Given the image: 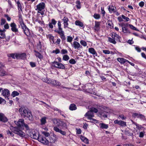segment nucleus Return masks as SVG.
Segmentation results:
<instances>
[{
	"label": "nucleus",
	"mask_w": 146,
	"mask_h": 146,
	"mask_svg": "<svg viewBox=\"0 0 146 146\" xmlns=\"http://www.w3.org/2000/svg\"><path fill=\"white\" fill-rule=\"evenodd\" d=\"M54 31L60 35L64 33V31H62V28H58V29H56L54 30Z\"/></svg>",
	"instance_id": "31"
},
{
	"label": "nucleus",
	"mask_w": 146,
	"mask_h": 146,
	"mask_svg": "<svg viewBox=\"0 0 146 146\" xmlns=\"http://www.w3.org/2000/svg\"><path fill=\"white\" fill-rule=\"evenodd\" d=\"M19 94V93L17 92L14 91L12 92L11 95L13 97H15L16 96H18Z\"/></svg>",
	"instance_id": "40"
},
{
	"label": "nucleus",
	"mask_w": 146,
	"mask_h": 146,
	"mask_svg": "<svg viewBox=\"0 0 146 146\" xmlns=\"http://www.w3.org/2000/svg\"><path fill=\"white\" fill-rule=\"evenodd\" d=\"M144 5V3L143 1H141L139 3V5L141 7H143Z\"/></svg>",
	"instance_id": "62"
},
{
	"label": "nucleus",
	"mask_w": 146,
	"mask_h": 146,
	"mask_svg": "<svg viewBox=\"0 0 146 146\" xmlns=\"http://www.w3.org/2000/svg\"><path fill=\"white\" fill-rule=\"evenodd\" d=\"M69 59V56L67 55H65L63 56L62 59L63 60L67 61Z\"/></svg>",
	"instance_id": "47"
},
{
	"label": "nucleus",
	"mask_w": 146,
	"mask_h": 146,
	"mask_svg": "<svg viewBox=\"0 0 146 146\" xmlns=\"http://www.w3.org/2000/svg\"><path fill=\"white\" fill-rule=\"evenodd\" d=\"M76 106L74 104L70 105L69 107V109L71 110H75L76 109Z\"/></svg>",
	"instance_id": "36"
},
{
	"label": "nucleus",
	"mask_w": 146,
	"mask_h": 146,
	"mask_svg": "<svg viewBox=\"0 0 146 146\" xmlns=\"http://www.w3.org/2000/svg\"><path fill=\"white\" fill-rule=\"evenodd\" d=\"M19 111L21 115L27 117L29 120L32 121L33 119V116L31 112L28 110L24 108H21L19 110Z\"/></svg>",
	"instance_id": "1"
},
{
	"label": "nucleus",
	"mask_w": 146,
	"mask_h": 146,
	"mask_svg": "<svg viewBox=\"0 0 146 146\" xmlns=\"http://www.w3.org/2000/svg\"><path fill=\"white\" fill-rule=\"evenodd\" d=\"M72 46L75 49H78L82 47L80 44L77 42L75 41L73 42V44L72 45Z\"/></svg>",
	"instance_id": "19"
},
{
	"label": "nucleus",
	"mask_w": 146,
	"mask_h": 146,
	"mask_svg": "<svg viewBox=\"0 0 146 146\" xmlns=\"http://www.w3.org/2000/svg\"><path fill=\"white\" fill-rule=\"evenodd\" d=\"M62 20L64 22V29H65L67 27L68 28V22L69 21V19L68 18L66 17H64L62 19Z\"/></svg>",
	"instance_id": "14"
},
{
	"label": "nucleus",
	"mask_w": 146,
	"mask_h": 146,
	"mask_svg": "<svg viewBox=\"0 0 146 146\" xmlns=\"http://www.w3.org/2000/svg\"><path fill=\"white\" fill-rule=\"evenodd\" d=\"M53 53H55L56 54L59 53L60 52V50L58 49H57L55 50H53L52 51Z\"/></svg>",
	"instance_id": "61"
},
{
	"label": "nucleus",
	"mask_w": 146,
	"mask_h": 146,
	"mask_svg": "<svg viewBox=\"0 0 146 146\" xmlns=\"http://www.w3.org/2000/svg\"><path fill=\"white\" fill-rule=\"evenodd\" d=\"M94 88H93V89H89L88 90V92H89V93L92 94L96 95V93L94 92Z\"/></svg>",
	"instance_id": "44"
},
{
	"label": "nucleus",
	"mask_w": 146,
	"mask_h": 146,
	"mask_svg": "<svg viewBox=\"0 0 146 146\" xmlns=\"http://www.w3.org/2000/svg\"><path fill=\"white\" fill-rule=\"evenodd\" d=\"M15 57L17 59H23L25 58L26 54L25 53L17 54L15 55Z\"/></svg>",
	"instance_id": "16"
},
{
	"label": "nucleus",
	"mask_w": 146,
	"mask_h": 146,
	"mask_svg": "<svg viewBox=\"0 0 146 146\" xmlns=\"http://www.w3.org/2000/svg\"><path fill=\"white\" fill-rule=\"evenodd\" d=\"M128 26V23L124 24L122 23L121 24V27H122V32L124 33H130V32L127 28V27Z\"/></svg>",
	"instance_id": "8"
},
{
	"label": "nucleus",
	"mask_w": 146,
	"mask_h": 146,
	"mask_svg": "<svg viewBox=\"0 0 146 146\" xmlns=\"http://www.w3.org/2000/svg\"><path fill=\"white\" fill-rule=\"evenodd\" d=\"M99 125L101 128L103 129H107L108 127V125L103 123L100 124Z\"/></svg>",
	"instance_id": "33"
},
{
	"label": "nucleus",
	"mask_w": 146,
	"mask_h": 146,
	"mask_svg": "<svg viewBox=\"0 0 146 146\" xmlns=\"http://www.w3.org/2000/svg\"><path fill=\"white\" fill-rule=\"evenodd\" d=\"M68 53L67 50L66 49H63L61 50V53L62 54H66Z\"/></svg>",
	"instance_id": "54"
},
{
	"label": "nucleus",
	"mask_w": 146,
	"mask_h": 146,
	"mask_svg": "<svg viewBox=\"0 0 146 146\" xmlns=\"http://www.w3.org/2000/svg\"><path fill=\"white\" fill-rule=\"evenodd\" d=\"M132 116L133 117L135 118L137 117L141 120H144L145 119V116L140 113H132Z\"/></svg>",
	"instance_id": "7"
},
{
	"label": "nucleus",
	"mask_w": 146,
	"mask_h": 146,
	"mask_svg": "<svg viewBox=\"0 0 146 146\" xmlns=\"http://www.w3.org/2000/svg\"><path fill=\"white\" fill-rule=\"evenodd\" d=\"M119 125L123 127H125L126 126V123L125 122L121 120L120 121Z\"/></svg>",
	"instance_id": "38"
},
{
	"label": "nucleus",
	"mask_w": 146,
	"mask_h": 146,
	"mask_svg": "<svg viewBox=\"0 0 146 146\" xmlns=\"http://www.w3.org/2000/svg\"><path fill=\"white\" fill-rule=\"evenodd\" d=\"M19 21L20 24L22 28L23 27H24L26 26L24 24L23 21L22 19H20L19 20Z\"/></svg>",
	"instance_id": "43"
},
{
	"label": "nucleus",
	"mask_w": 146,
	"mask_h": 146,
	"mask_svg": "<svg viewBox=\"0 0 146 146\" xmlns=\"http://www.w3.org/2000/svg\"><path fill=\"white\" fill-rule=\"evenodd\" d=\"M5 30H1L0 29V38L3 39L5 37V34L4 31Z\"/></svg>",
	"instance_id": "29"
},
{
	"label": "nucleus",
	"mask_w": 146,
	"mask_h": 146,
	"mask_svg": "<svg viewBox=\"0 0 146 146\" xmlns=\"http://www.w3.org/2000/svg\"><path fill=\"white\" fill-rule=\"evenodd\" d=\"M47 38H49L50 41L51 42L52 41V43H54V37L51 34L48 35L47 36Z\"/></svg>",
	"instance_id": "32"
},
{
	"label": "nucleus",
	"mask_w": 146,
	"mask_h": 146,
	"mask_svg": "<svg viewBox=\"0 0 146 146\" xmlns=\"http://www.w3.org/2000/svg\"><path fill=\"white\" fill-rule=\"evenodd\" d=\"M56 140V136L54 134L51 135L47 139L46 138V140L48 142L52 143H54Z\"/></svg>",
	"instance_id": "6"
},
{
	"label": "nucleus",
	"mask_w": 146,
	"mask_h": 146,
	"mask_svg": "<svg viewBox=\"0 0 146 146\" xmlns=\"http://www.w3.org/2000/svg\"><path fill=\"white\" fill-rule=\"evenodd\" d=\"M111 36L115 40H119L120 37L119 36L115 33H112L111 34Z\"/></svg>",
	"instance_id": "23"
},
{
	"label": "nucleus",
	"mask_w": 146,
	"mask_h": 146,
	"mask_svg": "<svg viewBox=\"0 0 146 146\" xmlns=\"http://www.w3.org/2000/svg\"><path fill=\"white\" fill-rule=\"evenodd\" d=\"M7 134L11 135L12 136H13V133L9 130L7 131Z\"/></svg>",
	"instance_id": "63"
},
{
	"label": "nucleus",
	"mask_w": 146,
	"mask_h": 146,
	"mask_svg": "<svg viewBox=\"0 0 146 146\" xmlns=\"http://www.w3.org/2000/svg\"><path fill=\"white\" fill-rule=\"evenodd\" d=\"M122 18L125 19L126 21H129V18L125 16L124 15H121Z\"/></svg>",
	"instance_id": "53"
},
{
	"label": "nucleus",
	"mask_w": 146,
	"mask_h": 146,
	"mask_svg": "<svg viewBox=\"0 0 146 146\" xmlns=\"http://www.w3.org/2000/svg\"><path fill=\"white\" fill-rule=\"evenodd\" d=\"M70 63L72 64H74L76 63V61L74 59H72L69 60Z\"/></svg>",
	"instance_id": "50"
},
{
	"label": "nucleus",
	"mask_w": 146,
	"mask_h": 146,
	"mask_svg": "<svg viewBox=\"0 0 146 146\" xmlns=\"http://www.w3.org/2000/svg\"><path fill=\"white\" fill-rule=\"evenodd\" d=\"M41 125H44L46 123V117H44L40 119Z\"/></svg>",
	"instance_id": "42"
},
{
	"label": "nucleus",
	"mask_w": 146,
	"mask_h": 146,
	"mask_svg": "<svg viewBox=\"0 0 146 146\" xmlns=\"http://www.w3.org/2000/svg\"><path fill=\"white\" fill-rule=\"evenodd\" d=\"M76 3L77 4L76 5L77 7L79 9L80 8V1H77Z\"/></svg>",
	"instance_id": "57"
},
{
	"label": "nucleus",
	"mask_w": 146,
	"mask_h": 146,
	"mask_svg": "<svg viewBox=\"0 0 146 146\" xmlns=\"http://www.w3.org/2000/svg\"><path fill=\"white\" fill-rule=\"evenodd\" d=\"M75 24L76 25L80 27H83V28L84 27L83 23L79 21H75Z\"/></svg>",
	"instance_id": "30"
},
{
	"label": "nucleus",
	"mask_w": 146,
	"mask_h": 146,
	"mask_svg": "<svg viewBox=\"0 0 146 146\" xmlns=\"http://www.w3.org/2000/svg\"><path fill=\"white\" fill-rule=\"evenodd\" d=\"M85 116L92 122H95L96 121V120L92 118V117H94V113L90 110L86 113Z\"/></svg>",
	"instance_id": "4"
},
{
	"label": "nucleus",
	"mask_w": 146,
	"mask_h": 146,
	"mask_svg": "<svg viewBox=\"0 0 146 146\" xmlns=\"http://www.w3.org/2000/svg\"><path fill=\"white\" fill-rule=\"evenodd\" d=\"M30 64L32 67H34L36 66L34 62H30Z\"/></svg>",
	"instance_id": "60"
},
{
	"label": "nucleus",
	"mask_w": 146,
	"mask_h": 146,
	"mask_svg": "<svg viewBox=\"0 0 146 146\" xmlns=\"http://www.w3.org/2000/svg\"><path fill=\"white\" fill-rule=\"evenodd\" d=\"M51 84L55 86H60L61 84L59 82L54 80H52V82Z\"/></svg>",
	"instance_id": "34"
},
{
	"label": "nucleus",
	"mask_w": 146,
	"mask_h": 146,
	"mask_svg": "<svg viewBox=\"0 0 146 146\" xmlns=\"http://www.w3.org/2000/svg\"><path fill=\"white\" fill-rule=\"evenodd\" d=\"M103 52L105 54H109L110 53V51L108 50H103Z\"/></svg>",
	"instance_id": "59"
},
{
	"label": "nucleus",
	"mask_w": 146,
	"mask_h": 146,
	"mask_svg": "<svg viewBox=\"0 0 146 146\" xmlns=\"http://www.w3.org/2000/svg\"><path fill=\"white\" fill-rule=\"evenodd\" d=\"M4 66L0 62V76H5L7 74V72L3 69Z\"/></svg>",
	"instance_id": "13"
},
{
	"label": "nucleus",
	"mask_w": 146,
	"mask_h": 146,
	"mask_svg": "<svg viewBox=\"0 0 146 146\" xmlns=\"http://www.w3.org/2000/svg\"><path fill=\"white\" fill-rule=\"evenodd\" d=\"M15 133L21 137H23L25 136V134L22 131L19 130L17 129L15 131Z\"/></svg>",
	"instance_id": "22"
},
{
	"label": "nucleus",
	"mask_w": 146,
	"mask_h": 146,
	"mask_svg": "<svg viewBox=\"0 0 146 146\" xmlns=\"http://www.w3.org/2000/svg\"><path fill=\"white\" fill-rule=\"evenodd\" d=\"M94 17L96 19H99L100 18V16L99 14H95L93 15Z\"/></svg>",
	"instance_id": "46"
},
{
	"label": "nucleus",
	"mask_w": 146,
	"mask_h": 146,
	"mask_svg": "<svg viewBox=\"0 0 146 146\" xmlns=\"http://www.w3.org/2000/svg\"><path fill=\"white\" fill-rule=\"evenodd\" d=\"M60 35V37L61 39H62V40H64L65 39V37L64 35V33Z\"/></svg>",
	"instance_id": "52"
},
{
	"label": "nucleus",
	"mask_w": 146,
	"mask_h": 146,
	"mask_svg": "<svg viewBox=\"0 0 146 146\" xmlns=\"http://www.w3.org/2000/svg\"><path fill=\"white\" fill-rule=\"evenodd\" d=\"M128 26H129V27L131 29L133 30L139 31V30L137 29L135 27H134L132 25H130V24H128Z\"/></svg>",
	"instance_id": "45"
},
{
	"label": "nucleus",
	"mask_w": 146,
	"mask_h": 146,
	"mask_svg": "<svg viewBox=\"0 0 146 146\" xmlns=\"http://www.w3.org/2000/svg\"><path fill=\"white\" fill-rule=\"evenodd\" d=\"M100 23L99 22L95 21L94 29L95 32L98 31L100 29Z\"/></svg>",
	"instance_id": "15"
},
{
	"label": "nucleus",
	"mask_w": 146,
	"mask_h": 146,
	"mask_svg": "<svg viewBox=\"0 0 146 146\" xmlns=\"http://www.w3.org/2000/svg\"><path fill=\"white\" fill-rule=\"evenodd\" d=\"M80 139L84 143L87 144L89 143L88 140L86 137H85L82 136L81 135L80 136Z\"/></svg>",
	"instance_id": "28"
},
{
	"label": "nucleus",
	"mask_w": 146,
	"mask_h": 146,
	"mask_svg": "<svg viewBox=\"0 0 146 146\" xmlns=\"http://www.w3.org/2000/svg\"><path fill=\"white\" fill-rule=\"evenodd\" d=\"M52 80H52L50 79H47L46 80V83H47L48 84H51L52 82Z\"/></svg>",
	"instance_id": "58"
},
{
	"label": "nucleus",
	"mask_w": 146,
	"mask_h": 146,
	"mask_svg": "<svg viewBox=\"0 0 146 146\" xmlns=\"http://www.w3.org/2000/svg\"><path fill=\"white\" fill-rule=\"evenodd\" d=\"M45 4L44 3L42 2L40 3L36 6V8L35 9L38 11V13H40L42 15L44 14V11Z\"/></svg>",
	"instance_id": "3"
},
{
	"label": "nucleus",
	"mask_w": 146,
	"mask_h": 146,
	"mask_svg": "<svg viewBox=\"0 0 146 146\" xmlns=\"http://www.w3.org/2000/svg\"><path fill=\"white\" fill-rule=\"evenodd\" d=\"M108 40L109 41L112 43L113 44H115L116 43V42L115 41V40L113 38H111L110 37H109L108 38Z\"/></svg>",
	"instance_id": "41"
},
{
	"label": "nucleus",
	"mask_w": 146,
	"mask_h": 146,
	"mask_svg": "<svg viewBox=\"0 0 146 146\" xmlns=\"http://www.w3.org/2000/svg\"><path fill=\"white\" fill-rule=\"evenodd\" d=\"M131 121L139 129L141 128V125L134 122L133 120H131Z\"/></svg>",
	"instance_id": "51"
},
{
	"label": "nucleus",
	"mask_w": 146,
	"mask_h": 146,
	"mask_svg": "<svg viewBox=\"0 0 146 146\" xmlns=\"http://www.w3.org/2000/svg\"><path fill=\"white\" fill-rule=\"evenodd\" d=\"M35 56L40 59L42 58V55L39 52H37L36 50H35Z\"/></svg>",
	"instance_id": "35"
},
{
	"label": "nucleus",
	"mask_w": 146,
	"mask_h": 146,
	"mask_svg": "<svg viewBox=\"0 0 146 146\" xmlns=\"http://www.w3.org/2000/svg\"><path fill=\"white\" fill-rule=\"evenodd\" d=\"M90 110L92 112H94L95 113H97L98 112V110L94 108H92L90 109Z\"/></svg>",
	"instance_id": "48"
},
{
	"label": "nucleus",
	"mask_w": 146,
	"mask_h": 146,
	"mask_svg": "<svg viewBox=\"0 0 146 146\" xmlns=\"http://www.w3.org/2000/svg\"><path fill=\"white\" fill-rule=\"evenodd\" d=\"M0 121L4 122H6L8 121L7 118L2 113H0Z\"/></svg>",
	"instance_id": "20"
},
{
	"label": "nucleus",
	"mask_w": 146,
	"mask_h": 146,
	"mask_svg": "<svg viewBox=\"0 0 146 146\" xmlns=\"http://www.w3.org/2000/svg\"><path fill=\"white\" fill-rule=\"evenodd\" d=\"M41 48L42 46L41 44V42H39V43L37 44L36 46V48L39 51H41Z\"/></svg>",
	"instance_id": "37"
},
{
	"label": "nucleus",
	"mask_w": 146,
	"mask_h": 146,
	"mask_svg": "<svg viewBox=\"0 0 146 146\" xmlns=\"http://www.w3.org/2000/svg\"><path fill=\"white\" fill-rule=\"evenodd\" d=\"M10 26L11 27V30L12 31L14 32H17L18 31V29L16 27V25L14 23H11Z\"/></svg>",
	"instance_id": "18"
},
{
	"label": "nucleus",
	"mask_w": 146,
	"mask_h": 146,
	"mask_svg": "<svg viewBox=\"0 0 146 146\" xmlns=\"http://www.w3.org/2000/svg\"><path fill=\"white\" fill-rule=\"evenodd\" d=\"M88 51L90 53L94 55V56H97L98 54L94 48H89L88 49Z\"/></svg>",
	"instance_id": "21"
},
{
	"label": "nucleus",
	"mask_w": 146,
	"mask_h": 146,
	"mask_svg": "<svg viewBox=\"0 0 146 146\" xmlns=\"http://www.w3.org/2000/svg\"><path fill=\"white\" fill-rule=\"evenodd\" d=\"M46 139L44 137H41L40 136H39V138L37 140L38 141L41 142V143L44 144L46 143Z\"/></svg>",
	"instance_id": "25"
},
{
	"label": "nucleus",
	"mask_w": 146,
	"mask_h": 146,
	"mask_svg": "<svg viewBox=\"0 0 146 146\" xmlns=\"http://www.w3.org/2000/svg\"><path fill=\"white\" fill-rule=\"evenodd\" d=\"M39 133L37 131L36 132L34 131L32 133H30V136L33 139H37L39 138Z\"/></svg>",
	"instance_id": "9"
},
{
	"label": "nucleus",
	"mask_w": 146,
	"mask_h": 146,
	"mask_svg": "<svg viewBox=\"0 0 146 146\" xmlns=\"http://www.w3.org/2000/svg\"><path fill=\"white\" fill-rule=\"evenodd\" d=\"M53 122L54 125L56 126L61 127H62V128H67L66 123L60 119L54 118L53 120Z\"/></svg>",
	"instance_id": "2"
},
{
	"label": "nucleus",
	"mask_w": 146,
	"mask_h": 146,
	"mask_svg": "<svg viewBox=\"0 0 146 146\" xmlns=\"http://www.w3.org/2000/svg\"><path fill=\"white\" fill-rule=\"evenodd\" d=\"M63 129L62 128V127L58 126H55L53 128L54 130L56 132L60 133L62 135H65L66 134V132L62 130V129Z\"/></svg>",
	"instance_id": "5"
},
{
	"label": "nucleus",
	"mask_w": 146,
	"mask_h": 146,
	"mask_svg": "<svg viewBox=\"0 0 146 146\" xmlns=\"http://www.w3.org/2000/svg\"><path fill=\"white\" fill-rule=\"evenodd\" d=\"M22 29H23L25 34L27 36H29L30 35V33L29 30L26 26L22 28Z\"/></svg>",
	"instance_id": "17"
},
{
	"label": "nucleus",
	"mask_w": 146,
	"mask_h": 146,
	"mask_svg": "<svg viewBox=\"0 0 146 146\" xmlns=\"http://www.w3.org/2000/svg\"><path fill=\"white\" fill-rule=\"evenodd\" d=\"M145 132L144 131L141 132L139 133V136L140 137H143L145 134Z\"/></svg>",
	"instance_id": "56"
},
{
	"label": "nucleus",
	"mask_w": 146,
	"mask_h": 146,
	"mask_svg": "<svg viewBox=\"0 0 146 146\" xmlns=\"http://www.w3.org/2000/svg\"><path fill=\"white\" fill-rule=\"evenodd\" d=\"M115 7L112 5H110L108 6V10L109 12L110 13L115 12Z\"/></svg>",
	"instance_id": "24"
},
{
	"label": "nucleus",
	"mask_w": 146,
	"mask_h": 146,
	"mask_svg": "<svg viewBox=\"0 0 146 146\" xmlns=\"http://www.w3.org/2000/svg\"><path fill=\"white\" fill-rule=\"evenodd\" d=\"M5 17L6 18L7 20L9 21H10L11 20V18L10 17H9L8 15H5Z\"/></svg>",
	"instance_id": "64"
},
{
	"label": "nucleus",
	"mask_w": 146,
	"mask_h": 146,
	"mask_svg": "<svg viewBox=\"0 0 146 146\" xmlns=\"http://www.w3.org/2000/svg\"><path fill=\"white\" fill-rule=\"evenodd\" d=\"M15 123L19 127H23L24 125V120L23 119H20L18 121H15Z\"/></svg>",
	"instance_id": "12"
},
{
	"label": "nucleus",
	"mask_w": 146,
	"mask_h": 146,
	"mask_svg": "<svg viewBox=\"0 0 146 146\" xmlns=\"http://www.w3.org/2000/svg\"><path fill=\"white\" fill-rule=\"evenodd\" d=\"M80 43L84 46H87V44L86 42L84 40H81L80 41Z\"/></svg>",
	"instance_id": "49"
},
{
	"label": "nucleus",
	"mask_w": 146,
	"mask_h": 146,
	"mask_svg": "<svg viewBox=\"0 0 146 146\" xmlns=\"http://www.w3.org/2000/svg\"><path fill=\"white\" fill-rule=\"evenodd\" d=\"M17 3L18 9H20V11H22V6L19 1H18L17 2Z\"/></svg>",
	"instance_id": "39"
},
{
	"label": "nucleus",
	"mask_w": 146,
	"mask_h": 146,
	"mask_svg": "<svg viewBox=\"0 0 146 146\" xmlns=\"http://www.w3.org/2000/svg\"><path fill=\"white\" fill-rule=\"evenodd\" d=\"M108 112L103 110H102L99 112V116L102 119L107 118L108 117Z\"/></svg>",
	"instance_id": "11"
},
{
	"label": "nucleus",
	"mask_w": 146,
	"mask_h": 146,
	"mask_svg": "<svg viewBox=\"0 0 146 146\" xmlns=\"http://www.w3.org/2000/svg\"><path fill=\"white\" fill-rule=\"evenodd\" d=\"M53 65L56 67L60 69H64L65 67L62 63L57 62H54L53 63Z\"/></svg>",
	"instance_id": "10"
},
{
	"label": "nucleus",
	"mask_w": 146,
	"mask_h": 146,
	"mask_svg": "<svg viewBox=\"0 0 146 146\" xmlns=\"http://www.w3.org/2000/svg\"><path fill=\"white\" fill-rule=\"evenodd\" d=\"M2 95L4 96L7 97L9 94V90L7 89H4L2 90Z\"/></svg>",
	"instance_id": "27"
},
{
	"label": "nucleus",
	"mask_w": 146,
	"mask_h": 146,
	"mask_svg": "<svg viewBox=\"0 0 146 146\" xmlns=\"http://www.w3.org/2000/svg\"><path fill=\"white\" fill-rule=\"evenodd\" d=\"M117 60L121 64H124L126 62H127V60L123 58H118L117 59Z\"/></svg>",
	"instance_id": "26"
},
{
	"label": "nucleus",
	"mask_w": 146,
	"mask_h": 146,
	"mask_svg": "<svg viewBox=\"0 0 146 146\" xmlns=\"http://www.w3.org/2000/svg\"><path fill=\"white\" fill-rule=\"evenodd\" d=\"M72 39H73V38H72V37L71 36H68L67 40V41L68 42H71L72 40Z\"/></svg>",
	"instance_id": "55"
}]
</instances>
